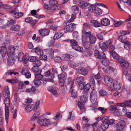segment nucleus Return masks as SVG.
Returning a JSON list of instances; mask_svg holds the SVG:
<instances>
[{
  "mask_svg": "<svg viewBox=\"0 0 131 131\" xmlns=\"http://www.w3.org/2000/svg\"><path fill=\"white\" fill-rule=\"evenodd\" d=\"M66 82L67 84L68 87L70 88L72 97L74 98H76L77 96V93L73 86L74 81H72L71 78L69 77L66 81Z\"/></svg>",
  "mask_w": 131,
  "mask_h": 131,
  "instance_id": "f257e3e1",
  "label": "nucleus"
},
{
  "mask_svg": "<svg viewBox=\"0 0 131 131\" xmlns=\"http://www.w3.org/2000/svg\"><path fill=\"white\" fill-rule=\"evenodd\" d=\"M20 7L17 6L14 9L10 11L9 13L12 14V15L13 17L19 18L22 16L24 15L23 13L20 12Z\"/></svg>",
  "mask_w": 131,
  "mask_h": 131,
  "instance_id": "f03ea898",
  "label": "nucleus"
},
{
  "mask_svg": "<svg viewBox=\"0 0 131 131\" xmlns=\"http://www.w3.org/2000/svg\"><path fill=\"white\" fill-rule=\"evenodd\" d=\"M89 10L91 12L95 14L100 15L102 13L101 9L96 6L95 5H92L89 6Z\"/></svg>",
  "mask_w": 131,
  "mask_h": 131,
  "instance_id": "7ed1b4c3",
  "label": "nucleus"
},
{
  "mask_svg": "<svg viewBox=\"0 0 131 131\" xmlns=\"http://www.w3.org/2000/svg\"><path fill=\"white\" fill-rule=\"evenodd\" d=\"M76 28V25L73 23H71L67 25L64 28V30L65 32H71Z\"/></svg>",
  "mask_w": 131,
  "mask_h": 131,
  "instance_id": "20e7f679",
  "label": "nucleus"
},
{
  "mask_svg": "<svg viewBox=\"0 0 131 131\" xmlns=\"http://www.w3.org/2000/svg\"><path fill=\"white\" fill-rule=\"evenodd\" d=\"M70 43L73 48L76 51L81 52L83 49L80 47L78 44L77 41L74 40H70Z\"/></svg>",
  "mask_w": 131,
  "mask_h": 131,
  "instance_id": "39448f33",
  "label": "nucleus"
},
{
  "mask_svg": "<svg viewBox=\"0 0 131 131\" xmlns=\"http://www.w3.org/2000/svg\"><path fill=\"white\" fill-rule=\"evenodd\" d=\"M105 82L107 85L111 88H113L114 86V82L110 77L106 76L104 77Z\"/></svg>",
  "mask_w": 131,
  "mask_h": 131,
  "instance_id": "423d86ee",
  "label": "nucleus"
},
{
  "mask_svg": "<svg viewBox=\"0 0 131 131\" xmlns=\"http://www.w3.org/2000/svg\"><path fill=\"white\" fill-rule=\"evenodd\" d=\"M38 122L41 126H47L50 124V122L49 119L46 118H41L40 117L39 118Z\"/></svg>",
  "mask_w": 131,
  "mask_h": 131,
  "instance_id": "0eeeda50",
  "label": "nucleus"
},
{
  "mask_svg": "<svg viewBox=\"0 0 131 131\" xmlns=\"http://www.w3.org/2000/svg\"><path fill=\"white\" fill-rule=\"evenodd\" d=\"M97 97V92L94 89L91 91L90 95V100L93 103L96 102Z\"/></svg>",
  "mask_w": 131,
  "mask_h": 131,
  "instance_id": "6e6552de",
  "label": "nucleus"
},
{
  "mask_svg": "<svg viewBox=\"0 0 131 131\" xmlns=\"http://www.w3.org/2000/svg\"><path fill=\"white\" fill-rule=\"evenodd\" d=\"M45 76L47 77L48 78L46 79V80L47 79V80H45V81L43 82V84H44L45 82H46V81H50L52 82H53L54 81L53 79L54 77V74L51 73L50 71L48 70L46 72Z\"/></svg>",
  "mask_w": 131,
  "mask_h": 131,
  "instance_id": "1a4fd4ad",
  "label": "nucleus"
},
{
  "mask_svg": "<svg viewBox=\"0 0 131 131\" xmlns=\"http://www.w3.org/2000/svg\"><path fill=\"white\" fill-rule=\"evenodd\" d=\"M49 91L51 92L53 95H57L58 94V88L55 86L53 85L49 86L48 88Z\"/></svg>",
  "mask_w": 131,
  "mask_h": 131,
  "instance_id": "9d476101",
  "label": "nucleus"
},
{
  "mask_svg": "<svg viewBox=\"0 0 131 131\" xmlns=\"http://www.w3.org/2000/svg\"><path fill=\"white\" fill-rule=\"evenodd\" d=\"M77 73L79 74H81L83 75H86L88 72L87 70L85 68L80 67L76 69Z\"/></svg>",
  "mask_w": 131,
  "mask_h": 131,
  "instance_id": "9b49d317",
  "label": "nucleus"
},
{
  "mask_svg": "<svg viewBox=\"0 0 131 131\" xmlns=\"http://www.w3.org/2000/svg\"><path fill=\"white\" fill-rule=\"evenodd\" d=\"M118 61L120 62L121 66L124 68H127L129 66L128 62L125 60V58H120Z\"/></svg>",
  "mask_w": 131,
  "mask_h": 131,
  "instance_id": "f8f14e48",
  "label": "nucleus"
},
{
  "mask_svg": "<svg viewBox=\"0 0 131 131\" xmlns=\"http://www.w3.org/2000/svg\"><path fill=\"white\" fill-rule=\"evenodd\" d=\"M15 49L13 46L9 47L7 51V54L8 56H15L14 51Z\"/></svg>",
  "mask_w": 131,
  "mask_h": 131,
  "instance_id": "ddd939ff",
  "label": "nucleus"
},
{
  "mask_svg": "<svg viewBox=\"0 0 131 131\" xmlns=\"http://www.w3.org/2000/svg\"><path fill=\"white\" fill-rule=\"evenodd\" d=\"M66 75L64 73H62L61 74H59L58 75V78L59 79V81L60 82H61L62 83L65 82L66 84V82L68 78L67 79L66 81H65V79L66 78Z\"/></svg>",
  "mask_w": 131,
  "mask_h": 131,
  "instance_id": "4468645a",
  "label": "nucleus"
},
{
  "mask_svg": "<svg viewBox=\"0 0 131 131\" xmlns=\"http://www.w3.org/2000/svg\"><path fill=\"white\" fill-rule=\"evenodd\" d=\"M32 52H35L39 56H43V52L41 49L38 47L33 49L31 50Z\"/></svg>",
  "mask_w": 131,
  "mask_h": 131,
  "instance_id": "2eb2a0df",
  "label": "nucleus"
},
{
  "mask_svg": "<svg viewBox=\"0 0 131 131\" xmlns=\"http://www.w3.org/2000/svg\"><path fill=\"white\" fill-rule=\"evenodd\" d=\"M125 125L126 123L125 121H121L117 123L116 127L118 129L122 130L124 128Z\"/></svg>",
  "mask_w": 131,
  "mask_h": 131,
  "instance_id": "dca6fc26",
  "label": "nucleus"
},
{
  "mask_svg": "<svg viewBox=\"0 0 131 131\" xmlns=\"http://www.w3.org/2000/svg\"><path fill=\"white\" fill-rule=\"evenodd\" d=\"M93 25L95 27H98L102 26L101 23H100L98 21L94 20H93L91 21L90 22L89 25L91 26Z\"/></svg>",
  "mask_w": 131,
  "mask_h": 131,
  "instance_id": "f3484780",
  "label": "nucleus"
},
{
  "mask_svg": "<svg viewBox=\"0 0 131 131\" xmlns=\"http://www.w3.org/2000/svg\"><path fill=\"white\" fill-rule=\"evenodd\" d=\"M107 43V44L103 41H101L100 42V47L103 51H106L107 50L108 43Z\"/></svg>",
  "mask_w": 131,
  "mask_h": 131,
  "instance_id": "a211bd4d",
  "label": "nucleus"
},
{
  "mask_svg": "<svg viewBox=\"0 0 131 131\" xmlns=\"http://www.w3.org/2000/svg\"><path fill=\"white\" fill-rule=\"evenodd\" d=\"M3 95L4 97H9L10 94L9 88L8 86L5 87L3 92Z\"/></svg>",
  "mask_w": 131,
  "mask_h": 131,
  "instance_id": "6ab92c4d",
  "label": "nucleus"
},
{
  "mask_svg": "<svg viewBox=\"0 0 131 131\" xmlns=\"http://www.w3.org/2000/svg\"><path fill=\"white\" fill-rule=\"evenodd\" d=\"M103 70L105 72L109 73L113 71L114 69L111 66H105L103 68Z\"/></svg>",
  "mask_w": 131,
  "mask_h": 131,
  "instance_id": "aec40b11",
  "label": "nucleus"
},
{
  "mask_svg": "<svg viewBox=\"0 0 131 131\" xmlns=\"http://www.w3.org/2000/svg\"><path fill=\"white\" fill-rule=\"evenodd\" d=\"M117 105L119 106L125 107V106L131 107V100L130 101H126L124 102L123 103H118Z\"/></svg>",
  "mask_w": 131,
  "mask_h": 131,
  "instance_id": "412c9836",
  "label": "nucleus"
},
{
  "mask_svg": "<svg viewBox=\"0 0 131 131\" xmlns=\"http://www.w3.org/2000/svg\"><path fill=\"white\" fill-rule=\"evenodd\" d=\"M101 23L102 25L103 26H106L109 25L110 23L109 20L106 18H102L101 20Z\"/></svg>",
  "mask_w": 131,
  "mask_h": 131,
  "instance_id": "4be33fe9",
  "label": "nucleus"
},
{
  "mask_svg": "<svg viewBox=\"0 0 131 131\" xmlns=\"http://www.w3.org/2000/svg\"><path fill=\"white\" fill-rule=\"evenodd\" d=\"M39 35L42 36H44L48 35L50 31L48 29H42L39 30Z\"/></svg>",
  "mask_w": 131,
  "mask_h": 131,
  "instance_id": "5701e85b",
  "label": "nucleus"
},
{
  "mask_svg": "<svg viewBox=\"0 0 131 131\" xmlns=\"http://www.w3.org/2000/svg\"><path fill=\"white\" fill-rule=\"evenodd\" d=\"M109 125L107 119H105L101 124V128L103 130L106 129L108 127Z\"/></svg>",
  "mask_w": 131,
  "mask_h": 131,
  "instance_id": "b1692460",
  "label": "nucleus"
},
{
  "mask_svg": "<svg viewBox=\"0 0 131 131\" xmlns=\"http://www.w3.org/2000/svg\"><path fill=\"white\" fill-rule=\"evenodd\" d=\"M15 56H8L7 59V63L8 64L11 66L13 65L15 63Z\"/></svg>",
  "mask_w": 131,
  "mask_h": 131,
  "instance_id": "393cba45",
  "label": "nucleus"
},
{
  "mask_svg": "<svg viewBox=\"0 0 131 131\" xmlns=\"http://www.w3.org/2000/svg\"><path fill=\"white\" fill-rule=\"evenodd\" d=\"M89 5V3L84 1H81L78 4V6L81 8L84 9Z\"/></svg>",
  "mask_w": 131,
  "mask_h": 131,
  "instance_id": "a878e982",
  "label": "nucleus"
},
{
  "mask_svg": "<svg viewBox=\"0 0 131 131\" xmlns=\"http://www.w3.org/2000/svg\"><path fill=\"white\" fill-rule=\"evenodd\" d=\"M121 84L117 81H115L114 82V86L113 88L115 90H119L121 88Z\"/></svg>",
  "mask_w": 131,
  "mask_h": 131,
  "instance_id": "bb28decb",
  "label": "nucleus"
},
{
  "mask_svg": "<svg viewBox=\"0 0 131 131\" xmlns=\"http://www.w3.org/2000/svg\"><path fill=\"white\" fill-rule=\"evenodd\" d=\"M68 64L69 66L71 68H74L78 66V64L74 61L72 60L68 61Z\"/></svg>",
  "mask_w": 131,
  "mask_h": 131,
  "instance_id": "cd10ccee",
  "label": "nucleus"
},
{
  "mask_svg": "<svg viewBox=\"0 0 131 131\" xmlns=\"http://www.w3.org/2000/svg\"><path fill=\"white\" fill-rule=\"evenodd\" d=\"M7 52V49L5 46H2L1 49V53L3 57H4L5 56Z\"/></svg>",
  "mask_w": 131,
  "mask_h": 131,
  "instance_id": "c85d7f7f",
  "label": "nucleus"
},
{
  "mask_svg": "<svg viewBox=\"0 0 131 131\" xmlns=\"http://www.w3.org/2000/svg\"><path fill=\"white\" fill-rule=\"evenodd\" d=\"M83 42L84 47L86 49H87V52H89V49L90 47V43L87 41L84 40H83Z\"/></svg>",
  "mask_w": 131,
  "mask_h": 131,
  "instance_id": "c756f323",
  "label": "nucleus"
},
{
  "mask_svg": "<svg viewBox=\"0 0 131 131\" xmlns=\"http://www.w3.org/2000/svg\"><path fill=\"white\" fill-rule=\"evenodd\" d=\"M62 115L59 112H57L55 117L52 119L51 120L53 121V120L57 121L62 118Z\"/></svg>",
  "mask_w": 131,
  "mask_h": 131,
  "instance_id": "7c9ffc66",
  "label": "nucleus"
},
{
  "mask_svg": "<svg viewBox=\"0 0 131 131\" xmlns=\"http://www.w3.org/2000/svg\"><path fill=\"white\" fill-rule=\"evenodd\" d=\"M20 28V26L18 25H14L10 28V29L13 31H18Z\"/></svg>",
  "mask_w": 131,
  "mask_h": 131,
  "instance_id": "2f4dec72",
  "label": "nucleus"
},
{
  "mask_svg": "<svg viewBox=\"0 0 131 131\" xmlns=\"http://www.w3.org/2000/svg\"><path fill=\"white\" fill-rule=\"evenodd\" d=\"M9 107L5 106V119L7 123L8 122V117L9 116V110L8 107Z\"/></svg>",
  "mask_w": 131,
  "mask_h": 131,
  "instance_id": "473e14b6",
  "label": "nucleus"
},
{
  "mask_svg": "<svg viewBox=\"0 0 131 131\" xmlns=\"http://www.w3.org/2000/svg\"><path fill=\"white\" fill-rule=\"evenodd\" d=\"M89 38V42L92 45L95 43L96 40V38L93 35H91V36Z\"/></svg>",
  "mask_w": 131,
  "mask_h": 131,
  "instance_id": "72a5a7b5",
  "label": "nucleus"
},
{
  "mask_svg": "<svg viewBox=\"0 0 131 131\" xmlns=\"http://www.w3.org/2000/svg\"><path fill=\"white\" fill-rule=\"evenodd\" d=\"M36 90V88L34 86H32L31 88L26 89V92L30 94H32L34 93Z\"/></svg>",
  "mask_w": 131,
  "mask_h": 131,
  "instance_id": "f704fd0d",
  "label": "nucleus"
},
{
  "mask_svg": "<svg viewBox=\"0 0 131 131\" xmlns=\"http://www.w3.org/2000/svg\"><path fill=\"white\" fill-rule=\"evenodd\" d=\"M25 57V56L24 54V53L23 52H20L19 53L18 56V60L20 62L22 61Z\"/></svg>",
  "mask_w": 131,
  "mask_h": 131,
  "instance_id": "c9c22d12",
  "label": "nucleus"
},
{
  "mask_svg": "<svg viewBox=\"0 0 131 131\" xmlns=\"http://www.w3.org/2000/svg\"><path fill=\"white\" fill-rule=\"evenodd\" d=\"M34 105L33 104H31L26 106L25 108L27 112H29L31 111L32 110L34 109Z\"/></svg>",
  "mask_w": 131,
  "mask_h": 131,
  "instance_id": "e433bc0d",
  "label": "nucleus"
},
{
  "mask_svg": "<svg viewBox=\"0 0 131 131\" xmlns=\"http://www.w3.org/2000/svg\"><path fill=\"white\" fill-rule=\"evenodd\" d=\"M83 35L86 38H89L93 34H91V32H86L85 30H83L82 31Z\"/></svg>",
  "mask_w": 131,
  "mask_h": 131,
  "instance_id": "4c0bfd02",
  "label": "nucleus"
},
{
  "mask_svg": "<svg viewBox=\"0 0 131 131\" xmlns=\"http://www.w3.org/2000/svg\"><path fill=\"white\" fill-rule=\"evenodd\" d=\"M118 38L120 41L123 43L127 39V37L126 36L123 35L119 36Z\"/></svg>",
  "mask_w": 131,
  "mask_h": 131,
  "instance_id": "58836bf2",
  "label": "nucleus"
},
{
  "mask_svg": "<svg viewBox=\"0 0 131 131\" xmlns=\"http://www.w3.org/2000/svg\"><path fill=\"white\" fill-rule=\"evenodd\" d=\"M111 53V54L114 59L117 60L118 61H119V59H120L119 58V56L117 53L115 51L112 52Z\"/></svg>",
  "mask_w": 131,
  "mask_h": 131,
  "instance_id": "ea45409f",
  "label": "nucleus"
},
{
  "mask_svg": "<svg viewBox=\"0 0 131 131\" xmlns=\"http://www.w3.org/2000/svg\"><path fill=\"white\" fill-rule=\"evenodd\" d=\"M84 80V77L81 76L77 78L75 80V83L78 84L83 81Z\"/></svg>",
  "mask_w": 131,
  "mask_h": 131,
  "instance_id": "a19ab883",
  "label": "nucleus"
},
{
  "mask_svg": "<svg viewBox=\"0 0 131 131\" xmlns=\"http://www.w3.org/2000/svg\"><path fill=\"white\" fill-rule=\"evenodd\" d=\"M111 110V111L115 110V113H115L117 115H118V113H119V111L117 109V107L115 105H111L110 107Z\"/></svg>",
  "mask_w": 131,
  "mask_h": 131,
  "instance_id": "79ce46f5",
  "label": "nucleus"
},
{
  "mask_svg": "<svg viewBox=\"0 0 131 131\" xmlns=\"http://www.w3.org/2000/svg\"><path fill=\"white\" fill-rule=\"evenodd\" d=\"M4 100L5 104L6 107H9L10 104V101L9 97H5Z\"/></svg>",
  "mask_w": 131,
  "mask_h": 131,
  "instance_id": "37998d69",
  "label": "nucleus"
},
{
  "mask_svg": "<svg viewBox=\"0 0 131 131\" xmlns=\"http://www.w3.org/2000/svg\"><path fill=\"white\" fill-rule=\"evenodd\" d=\"M32 70L33 71L36 73L39 72L41 73V70H39V67L36 66H34L32 68Z\"/></svg>",
  "mask_w": 131,
  "mask_h": 131,
  "instance_id": "c03bdc74",
  "label": "nucleus"
},
{
  "mask_svg": "<svg viewBox=\"0 0 131 131\" xmlns=\"http://www.w3.org/2000/svg\"><path fill=\"white\" fill-rule=\"evenodd\" d=\"M40 114L39 112L38 111L36 112L33 116L31 117V120L34 121L38 117Z\"/></svg>",
  "mask_w": 131,
  "mask_h": 131,
  "instance_id": "a18cd8bd",
  "label": "nucleus"
},
{
  "mask_svg": "<svg viewBox=\"0 0 131 131\" xmlns=\"http://www.w3.org/2000/svg\"><path fill=\"white\" fill-rule=\"evenodd\" d=\"M63 35V34L62 33L57 32L55 34L53 38L54 39L56 38L58 39L61 37Z\"/></svg>",
  "mask_w": 131,
  "mask_h": 131,
  "instance_id": "49530a36",
  "label": "nucleus"
},
{
  "mask_svg": "<svg viewBox=\"0 0 131 131\" xmlns=\"http://www.w3.org/2000/svg\"><path fill=\"white\" fill-rule=\"evenodd\" d=\"M90 85L93 86V89H94L95 87V82L94 78L91 77V78L90 80Z\"/></svg>",
  "mask_w": 131,
  "mask_h": 131,
  "instance_id": "de8ad7c7",
  "label": "nucleus"
},
{
  "mask_svg": "<svg viewBox=\"0 0 131 131\" xmlns=\"http://www.w3.org/2000/svg\"><path fill=\"white\" fill-rule=\"evenodd\" d=\"M101 63L103 65L105 66H107L109 64V61L106 58L105 59H103Z\"/></svg>",
  "mask_w": 131,
  "mask_h": 131,
  "instance_id": "09e8293b",
  "label": "nucleus"
},
{
  "mask_svg": "<svg viewBox=\"0 0 131 131\" xmlns=\"http://www.w3.org/2000/svg\"><path fill=\"white\" fill-rule=\"evenodd\" d=\"M58 3V2L56 0H51L49 2V5L52 7Z\"/></svg>",
  "mask_w": 131,
  "mask_h": 131,
  "instance_id": "8fccbe9b",
  "label": "nucleus"
},
{
  "mask_svg": "<svg viewBox=\"0 0 131 131\" xmlns=\"http://www.w3.org/2000/svg\"><path fill=\"white\" fill-rule=\"evenodd\" d=\"M100 95L101 96H103L107 94L106 92L104 90L101 89L99 91Z\"/></svg>",
  "mask_w": 131,
  "mask_h": 131,
  "instance_id": "3c124183",
  "label": "nucleus"
},
{
  "mask_svg": "<svg viewBox=\"0 0 131 131\" xmlns=\"http://www.w3.org/2000/svg\"><path fill=\"white\" fill-rule=\"evenodd\" d=\"M54 61L57 63H60L62 61L61 58L59 56H57L54 58Z\"/></svg>",
  "mask_w": 131,
  "mask_h": 131,
  "instance_id": "603ef678",
  "label": "nucleus"
},
{
  "mask_svg": "<svg viewBox=\"0 0 131 131\" xmlns=\"http://www.w3.org/2000/svg\"><path fill=\"white\" fill-rule=\"evenodd\" d=\"M36 79L37 80H41L43 78V76L41 74H36L35 75Z\"/></svg>",
  "mask_w": 131,
  "mask_h": 131,
  "instance_id": "864d4df0",
  "label": "nucleus"
},
{
  "mask_svg": "<svg viewBox=\"0 0 131 131\" xmlns=\"http://www.w3.org/2000/svg\"><path fill=\"white\" fill-rule=\"evenodd\" d=\"M80 100L82 103H85L87 101V98L84 96H82L80 98Z\"/></svg>",
  "mask_w": 131,
  "mask_h": 131,
  "instance_id": "5fc2aeb1",
  "label": "nucleus"
},
{
  "mask_svg": "<svg viewBox=\"0 0 131 131\" xmlns=\"http://www.w3.org/2000/svg\"><path fill=\"white\" fill-rule=\"evenodd\" d=\"M38 58L36 57L31 56L29 57V60L30 62H33L34 64V62H35V61L38 59Z\"/></svg>",
  "mask_w": 131,
  "mask_h": 131,
  "instance_id": "6e6d98bb",
  "label": "nucleus"
},
{
  "mask_svg": "<svg viewBox=\"0 0 131 131\" xmlns=\"http://www.w3.org/2000/svg\"><path fill=\"white\" fill-rule=\"evenodd\" d=\"M106 58V56L105 53L103 52H100V56L99 57V59H104Z\"/></svg>",
  "mask_w": 131,
  "mask_h": 131,
  "instance_id": "4d7b16f0",
  "label": "nucleus"
},
{
  "mask_svg": "<svg viewBox=\"0 0 131 131\" xmlns=\"http://www.w3.org/2000/svg\"><path fill=\"white\" fill-rule=\"evenodd\" d=\"M85 83L84 82L80 83L78 85V88L80 90H82L84 89V86L85 85Z\"/></svg>",
  "mask_w": 131,
  "mask_h": 131,
  "instance_id": "13d9d810",
  "label": "nucleus"
},
{
  "mask_svg": "<svg viewBox=\"0 0 131 131\" xmlns=\"http://www.w3.org/2000/svg\"><path fill=\"white\" fill-rule=\"evenodd\" d=\"M67 87L65 85H61V89L62 92L65 93L67 91Z\"/></svg>",
  "mask_w": 131,
  "mask_h": 131,
  "instance_id": "bf43d9fd",
  "label": "nucleus"
},
{
  "mask_svg": "<svg viewBox=\"0 0 131 131\" xmlns=\"http://www.w3.org/2000/svg\"><path fill=\"white\" fill-rule=\"evenodd\" d=\"M91 77H92L93 78H94L96 79H98L100 78V73H98L97 74L95 75L94 74H92L91 75Z\"/></svg>",
  "mask_w": 131,
  "mask_h": 131,
  "instance_id": "052dcab7",
  "label": "nucleus"
},
{
  "mask_svg": "<svg viewBox=\"0 0 131 131\" xmlns=\"http://www.w3.org/2000/svg\"><path fill=\"white\" fill-rule=\"evenodd\" d=\"M100 52L97 50H95L94 52V54L95 57L97 58H99V57L100 56Z\"/></svg>",
  "mask_w": 131,
  "mask_h": 131,
  "instance_id": "680f3d73",
  "label": "nucleus"
},
{
  "mask_svg": "<svg viewBox=\"0 0 131 131\" xmlns=\"http://www.w3.org/2000/svg\"><path fill=\"white\" fill-rule=\"evenodd\" d=\"M97 110H99L102 112V113L103 114L105 113L107 110L105 108L102 107H99L97 108Z\"/></svg>",
  "mask_w": 131,
  "mask_h": 131,
  "instance_id": "e2e57ef3",
  "label": "nucleus"
},
{
  "mask_svg": "<svg viewBox=\"0 0 131 131\" xmlns=\"http://www.w3.org/2000/svg\"><path fill=\"white\" fill-rule=\"evenodd\" d=\"M40 101L39 100L37 101L35 103V106H34L33 110H36L38 107L39 105L40 104Z\"/></svg>",
  "mask_w": 131,
  "mask_h": 131,
  "instance_id": "0e129e2a",
  "label": "nucleus"
},
{
  "mask_svg": "<svg viewBox=\"0 0 131 131\" xmlns=\"http://www.w3.org/2000/svg\"><path fill=\"white\" fill-rule=\"evenodd\" d=\"M47 51L51 56H52L54 54V51L52 48H49L46 49Z\"/></svg>",
  "mask_w": 131,
  "mask_h": 131,
  "instance_id": "69168bd1",
  "label": "nucleus"
},
{
  "mask_svg": "<svg viewBox=\"0 0 131 131\" xmlns=\"http://www.w3.org/2000/svg\"><path fill=\"white\" fill-rule=\"evenodd\" d=\"M20 89H22L26 88V86L24 83L21 81H20L19 82Z\"/></svg>",
  "mask_w": 131,
  "mask_h": 131,
  "instance_id": "338daca9",
  "label": "nucleus"
},
{
  "mask_svg": "<svg viewBox=\"0 0 131 131\" xmlns=\"http://www.w3.org/2000/svg\"><path fill=\"white\" fill-rule=\"evenodd\" d=\"M34 64L36 65V66L39 67L41 64V62L40 60L38 59L35 62H34Z\"/></svg>",
  "mask_w": 131,
  "mask_h": 131,
  "instance_id": "774afa93",
  "label": "nucleus"
}]
</instances>
